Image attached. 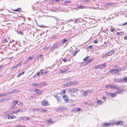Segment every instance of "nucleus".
<instances>
[{
  "mask_svg": "<svg viewBox=\"0 0 127 127\" xmlns=\"http://www.w3.org/2000/svg\"><path fill=\"white\" fill-rule=\"evenodd\" d=\"M22 63V62H21L19 63L18 64H17V65H16V66L12 68H17V67H18L19 66L21 65Z\"/></svg>",
  "mask_w": 127,
  "mask_h": 127,
  "instance_id": "obj_19",
  "label": "nucleus"
},
{
  "mask_svg": "<svg viewBox=\"0 0 127 127\" xmlns=\"http://www.w3.org/2000/svg\"><path fill=\"white\" fill-rule=\"evenodd\" d=\"M72 111L73 112H77V108H74L72 110Z\"/></svg>",
  "mask_w": 127,
  "mask_h": 127,
  "instance_id": "obj_38",
  "label": "nucleus"
},
{
  "mask_svg": "<svg viewBox=\"0 0 127 127\" xmlns=\"http://www.w3.org/2000/svg\"><path fill=\"white\" fill-rule=\"evenodd\" d=\"M115 4L113 3H107L106 4V5H108V6H110V5H113L114 4Z\"/></svg>",
  "mask_w": 127,
  "mask_h": 127,
  "instance_id": "obj_29",
  "label": "nucleus"
},
{
  "mask_svg": "<svg viewBox=\"0 0 127 127\" xmlns=\"http://www.w3.org/2000/svg\"><path fill=\"white\" fill-rule=\"evenodd\" d=\"M9 40V38L8 37H6L3 40V43H5L7 42Z\"/></svg>",
  "mask_w": 127,
  "mask_h": 127,
  "instance_id": "obj_11",
  "label": "nucleus"
},
{
  "mask_svg": "<svg viewBox=\"0 0 127 127\" xmlns=\"http://www.w3.org/2000/svg\"><path fill=\"white\" fill-rule=\"evenodd\" d=\"M25 73V71H23L22 73H20V74H19L18 75V76H17V77H19V76L21 75H22V74H24Z\"/></svg>",
  "mask_w": 127,
  "mask_h": 127,
  "instance_id": "obj_40",
  "label": "nucleus"
},
{
  "mask_svg": "<svg viewBox=\"0 0 127 127\" xmlns=\"http://www.w3.org/2000/svg\"><path fill=\"white\" fill-rule=\"evenodd\" d=\"M116 124L117 125H122L123 124V122L122 121L116 122Z\"/></svg>",
  "mask_w": 127,
  "mask_h": 127,
  "instance_id": "obj_12",
  "label": "nucleus"
},
{
  "mask_svg": "<svg viewBox=\"0 0 127 127\" xmlns=\"http://www.w3.org/2000/svg\"><path fill=\"white\" fill-rule=\"evenodd\" d=\"M121 81V82H127V77H126L123 79H122Z\"/></svg>",
  "mask_w": 127,
  "mask_h": 127,
  "instance_id": "obj_25",
  "label": "nucleus"
},
{
  "mask_svg": "<svg viewBox=\"0 0 127 127\" xmlns=\"http://www.w3.org/2000/svg\"><path fill=\"white\" fill-rule=\"evenodd\" d=\"M18 105H19L21 106H23V105L22 103H21L20 102H19Z\"/></svg>",
  "mask_w": 127,
  "mask_h": 127,
  "instance_id": "obj_50",
  "label": "nucleus"
},
{
  "mask_svg": "<svg viewBox=\"0 0 127 127\" xmlns=\"http://www.w3.org/2000/svg\"><path fill=\"white\" fill-rule=\"evenodd\" d=\"M90 1L89 0H84L83 1V2L84 3H90Z\"/></svg>",
  "mask_w": 127,
  "mask_h": 127,
  "instance_id": "obj_32",
  "label": "nucleus"
},
{
  "mask_svg": "<svg viewBox=\"0 0 127 127\" xmlns=\"http://www.w3.org/2000/svg\"><path fill=\"white\" fill-rule=\"evenodd\" d=\"M118 71H119V70L118 69H112L110 70L109 72L112 74H114L117 73L118 72Z\"/></svg>",
  "mask_w": 127,
  "mask_h": 127,
  "instance_id": "obj_2",
  "label": "nucleus"
},
{
  "mask_svg": "<svg viewBox=\"0 0 127 127\" xmlns=\"http://www.w3.org/2000/svg\"><path fill=\"white\" fill-rule=\"evenodd\" d=\"M44 70H41L39 72H40V73L41 74H43V72H44Z\"/></svg>",
  "mask_w": 127,
  "mask_h": 127,
  "instance_id": "obj_47",
  "label": "nucleus"
},
{
  "mask_svg": "<svg viewBox=\"0 0 127 127\" xmlns=\"http://www.w3.org/2000/svg\"><path fill=\"white\" fill-rule=\"evenodd\" d=\"M30 113L31 112L32 113V114H34V110L33 109H31L30 110Z\"/></svg>",
  "mask_w": 127,
  "mask_h": 127,
  "instance_id": "obj_30",
  "label": "nucleus"
},
{
  "mask_svg": "<svg viewBox=\"0 0 127 127\" xmlns=\"http://www.w3.org/2000/svg\"><path fill=\"white\" fill-rule=\"evenodd\" d=\"M78 90L77 89H74V88H72L71 89L68 91V92L69 93H73L75 92L76 93L78 91Z\"/></svg>",
  "mask_w": 127,
  "mask_h": 127,
  "instance_id": "obj_1",
  "label": "nucleus"
},
{
  "mask_svg": "<svg viewBox=\"0 0 127 127\" xmlns=\"http://www.w3.org/2000/svg\"><path fill=\"white\" fill-rule=\"evenodd\" d=\"M21 8H19L16 9H11V10L12 11H15L19 12V11L21 10Z\"/></svg>",
  "mask_w": 127,
  "mask_h": 127,
  "instance_id": "obj_24",
  "label": "nucleus"
},
{
  "mask_svg": "<svg viewBox=\"0 0 127 127\" xmlns=\"http://www.w3.org/2000/svg\"><path fill=\"white\" fill-rule=\"evenodd\" d=\"M110 87L112 89H116L117 90H118L119 89V88H118V87L115 85H114V86H111Z\"/></svg>",
  "mask_w": 127,
  "mask_h": 127,
  "instance_id": "obj_14",
  "label": "nucleus"
},
{
  "mask_svg": "<svg viewBox=\"0 0 127 127\" xmlns=\"http://www.w3.org/2000/svg\"><path fill=\"white\" fill-rule=\"evenodd\" d=\"M14 101H15V102H15V103H16V104L17 105H18L19 102H18V101H15L14 100Z\"/></svg>",
  "mask_w": 127,
  "mask_h": 127,
  "instance_id": "obj_55",
  "label": "nucleus"
},
{
  "mask_svg": "<svg viewBox=\"0 0 127 127\" xmlns=\"http://www.w3.org/2000/svg\"><path fill=\"white\" fill-rule=\"evenodd\" d=\"M114 29L113 28H111L110 29V31L111 32H114Z\"/></svg>",
  "mask_w": 127,
  "mask_h": 127,
  "instance_id": "obj_56",
  "label": "nucleus"
},
{
  "mask_svg": "<svg viewBox=\"0 0 127 127\" xmlns=\"http://www.w3.org/2000/svg\"><path fill=\"white\" fill-rule=\"evenodd\" d=\"M14 102H15V101H14V100H13L11 104L12 107L13 108H16V107H17V105L16 104V103Z\"/></svg>",
  "mask_w": 127,
  "mask_h": 127,
  "instance_id": "obj_6",
  "label": "nucleus"
},
{
  "mask_svg": "<svg viewBox=\"0 0 127 127\" xmlns=\"http://www.w3.org/2000/svg\"><path fill=\"white\" fill-rule=\"evenodd\" d=\"M116 82H122V79H118L117 78H115L114 80Z\"/></svg>",
  "mask_w": 127,
  "mask_h": 127,
  "instance_id": "obj_22",
  "label": "nucleus"
},
{
  "mask_svg": "<svg viewBox=\"0 0 127 127\" xmlns=\"http://www.w3.org/2000/svg\"><path fill=\"white\" fill-rule=\"evenodd\" d=\"M84 104H86V105H90V103H88L86 102H84Z\"/></svg>",
  "mask_w": 127,
  "mask_h": 127,
  "instance_id": "obj_51",
  "label": "nucleus"
},
{
  "mask_svg": "<svg viewBox=\"0 0 127 127\" xmlns=\"http://www.w3.org/2000/svg\"><path fill=\"white\" fill-rule=\"evenodd\" d=\"M32 85L34 86L35 87H40L39 83L38 84H36V83H32Z\"/></svg>",
  "mask_w": 127,
  "mask_h": 127,
  "instance_id": "obj_16",
  "label": "nucleus"
},
{
  "mask_svg": "<svg viewBox=\"0 0 127 127\" xmlns=\"http://www.w3.org/2000/svg\"><path fill=\"white\" fill-rule=\"evenodd\" d=\"M25 73V71H23L22 73H20V74H19L18 75V76H17V77H19V76L21 75H22V74H24Z\"/></svg>",
  "mask_w": 127,
  "mask_h": 127,
  "instance_id": "obj_39",
  "label": "nucleus"
},
{
  "mask_svg": "<svg viewBox=\"0 0 127 127\" xmlns=\"http://www.w3.org/2000/svg\"><path fill=\"white\" fill-rule=\"evenodd\" d=\"M78 7L79 8L84 9L86 8L87 7L86 6L85 7L83 6L79 5L78 6Z\"/></svg>",
  "mask_w": 127,
  "mask_h": 127,
  "instance_id": "obj_26",
  "label": "nucleus"
},
{
  "mask_svg": "<svg viewBox=\"0 0 127 127\" xmlns=\"http://www.w3.org/2000/svg\"><path fill=\"white\" fill-rule=\"evenodd\" d=\"M77 53L76 52V51H75V52L74 53V54L73 55V56H75Z\"/></svg>",
  "mask_w": 127,
  "mask_h": 127,
  "instance_id": "obj_64",
  "label": "nucleus"
},
{
  "mask_svg": "<svg viewBox=\"0 0 127 127\" xmlns=\"http://www.w3.org/2000/svg\"><path fill=\"white\" fill-rule=\"evenodd\" d=\"M64 99L65 101L66 102H67L68 101V98L67 97L65 98Z\"/></svg>",
  "mask_w": 127,
  "mask_h": 127,
  "instance_id": "obj_44",
  "label": "nucleus"
},
{
  "mask_svg": "<svg viewBox=\"0 0 127 127\" xmlns=\"http://www.w3.org/2000/svg\"><path fill=\"white\" fill-rule=\"evenodd\" d=\"M47 122L48 123H54V122L52 121L51 119H50L48 120L47 121Z\"/></svg>",
  "mask_w": 127,
  "mask_h": 127,
  "instance_id": "obj_31",
  "label": "nucleus"
},
{
  "mask_svg": "<svg viewBox=\"0 0 127 127\" xmlns=\"http://www.w3.org/2000/svg\"><path fill=\"white\" fill-rule=\"evenodd\" d=\"M86 91V94H87V95L90 94L91 92V91L90 90H87Z\"/></svg>",
  "mask_w": 127,
  "mask_h": 127,
  "instance_id": "obj_28",
  "label": "nucleus"
},
{
  "mask_svg": "<svg viewBox=\"0 0 127 127\" xmlns=\"http://www.w3.org/2000/svg\"><path fill=\"white\" fill-rule=\"evenodd\" d=\"M107 94L108 95H109L113 97H114L116 95L115 94L112 93H107Z\"/></svg>",
  "mask_w": 127,
  "mask_h": 127,
  "instance_id": "obj_20",
  "label": "nucleus"
},
{
  "mask_svg": "<svg viewBox=\"0 0 127 127\" xmlns=\"http://www.w3.org/2000/svg\"><path fill=\"white\" fill-rule=\"evenodd\" d=\"M68 83L69 87H70L71 85H74L76 84V82L75 81H70Z\"/></svg>",
  "mask_w": 127,
  "mask_h": 127,
  "instance_id": "obj_10",
  "label": "nucleus"
},
{
  "mask_svg": "<svg viewBox=\"0 0 127 127\" xmlns=\"http://www.w3.org/2000/svg\"><path fill=\"white\" fill-rule=\"evenodd\" d=\"M97 42L98 41L96 40H95L94 41V43H97Z\"/></svg>",
  "mask_w": 127,
  "mask_h": 127,
  "instance_id": "obj_61",
  "label": "nucleus"
},
{
  "mask_svg": "<svg viewBox=\"0 0 127 127\" xmlns=\"http://www.w3.org/2000/svg\"><path fill=\"white\" fill-rule=\"evenodd\" d=\"M15 127H25L24 126L18 125L17 126H16Z\"/></svg>",
  "mask_w": 127,
  "mask_h": 127,
  "instance_id": "obj_46",
  "label": "nucleus"
},
{
  "mask_svg": "<svg viewBox=\"0 0 127 127\" xmlns=\"http://www.w3.org/2000/svg\"><path fill=\"white\" fill-rule=\"evenodd\" d=\"M68 41L67 40H66L65 39H64L63 40V41H62V43L63 44H64L66 42H67Z\"/></svg>",
  "mask_w": 127,
  "mask_h": 127,
  "instance_id": "obj_33",
  "label": "nucleus"
},
{
  "mask_svg": "<svg viewBox=\"0 0 127 127\" xmlns=\"http://www.w3.org/2000/svg\"><path fill=\"white\" fill-rule=\"evenodd\" d=\"M106 97L105 96L102 97V99L103 100H105L106 99Z\"/></svg>",
  "mask_w": 127,
  "mask_h": 127,
  "instance_id": "obj_59",
  "label": "nucleus"
},
{
  "mask_svg": "<svg viewBox=\"0 0 127 127\" xmlns=\"http://www.w3.org/2000/svg\"><path fill=\"white\" fill-rule=\"evenodd\" d=\"M68 69L69 68L68 67H66L65 68H64L63 69L64 72H66Z\"/></svg>",
  "mask_w": 127,
  "mask_h": 127,
  "instance_id": "obj_27",
  "label": "nucleus"
},
{
  "mask_svg": "<svg viewBox=\"0 0 127 127\" xmlns=\"http://www.w3.org/2000/svg\"><path fill=\"white\" fill-rule=\"evenodd\" d=\"M60 109L61 110H65L66 109V108L65 107H61L60 108Z\"/></svg>",
  "mask_w": 127,
  "mask_h": 127,
  "instance_id": "obj_35",
  "label": "nucleus"
},
{
  "mask_svg": "<svg viewBox=\"0 0 127 127\" xmlns=\"http://www.w3.org/2000/svg\"><path fill=\"white\" fill-rule=\"evenodd\" d=\"M117 90H118V92L119 93H122L123 91H124V90H119V89Z\"/></svg>",
  "mask_w": 127,
  "mask_h": 127,
  "instance_id": "obj_36",
  "label": "nucleus"
},
{
  "mask_svg": "<svg viewBox=\"0 0 127 127\" xmlns=\"http://www.w3.org/2000/svg\"><path fill=\"white\" fill-rule=\"evenodd\" d=\"M92 61V59H91L90 60H89L87 62H88V63H89L90 62Z\"/></svg>",
  "mask_w": 127,
  "mask_h": 127,
  "instance_id": "obj_62",
  "label": "nucleus"
},
{
  "mask_svg": "<svg viewBox=\"0 0 127 127\" xmlns=\"http://www.w3.org/2000/svg\"><path fill=\"white\" fill-rule=\"evenodd\" d=\"M26 119L28 120H31V118L29 117H27Z\"/></svg>",
  "mask_w": 127,
  "mask_h": 127,
  "instance_id": "obj_57",
  "label": "nucleus"
},
{
  "mask_svg": "<svg viewBox=\"0 0 127 127\" xmlns=\"http://www.w3.org/2000/svg\"><path fill=\"white\" fill-rule=\"evenodd\" d=\"M16 118V117L15 116H11L9 115H8L7 118L8 119H15Z\"/></svg>",
  "mask_w": 127,
  "mask_h": 127,
  "instance_id": "obj_18",
  "label": "nucleus"
},
{
  "mask_svg": "<svg viewBox=\"0 0 127 127\" xmlns=\"http://www.w3.org/2000/svg\"><path fill=\"white\" fill-rule=\"evenodd\" d=\"M57 101H58V102H60V98H59V97L57 98Z\"/></svg>",
  "mask_w": 127,
  "mask_h": 127,
  "instance_id": "obj_58",
  "label": "nucleus"
},
{
  "mask_svg": "<svg viewBox=\"0 0 127 127\" xmlns=\"http://www.w3.org/2000/svg\"><path fill=\"white\" fill-rule=\"evenodd\" d=\"M18 112V110H17V111H14L13 112V113H17Z\"/></svg>",
  "mask_w": 127,
  "mask_h": 127,
  "instance_id": "obj_54",
  "label": "nucleus"
},
{
  "mask_svg": "<svg viewBox=\"0 0 127 127\" xmlns=\"http://www.w3.org/2000/svg\"><path fill=\"white\" fill-rule=\"evenodd\" d=\"M93 47V45H91L90 46H89V49H91V48H92Z\"/></svg>",
  "mask_w": 127,
  "mask_h": 127,
  "instance_id": "obj_63",
  "label": "nucleus"
},
{
  "mask_svg": "<svg viewBox=\"0 0 127 127\" xmlns=\"http://www.w3.org/2000/svg\"><path fill=\"white\" fill-rule=\"evenodd\" d=\"M62 60L64 62H66L67 61V60L65 58H64V59H62Z\"/></svg>",
  "mask_w": 127,
  "mask_h": 127,
  "instance_id": "obj_48",
  "label": "nucleus"
},
{
  "mask_svg": "<svg viewBox=\"0 0 127 127\" xmlns=\"http://www.w3.org/2000/svg\"><path fill=\"white\" fill-rule=\"evenodd\" d=\"M2 95H3L4 96H7V92L3 93Z\"/></svg>",
  "mask_w": 127,
  "mask_h": 127,
  "instance_id": "obj_45",
  "label": "nucleus"
},
{
  "mask_svg": "<svg viewBox=\"0 0 127 127\" xmlns=\"http://www.w3.org/2000/svg\"><path fill=\"white\" fill-rule=\"evenodd\" d=\"M57 46L58 45L57 44L54 45L52 47H51V49L53 50L54 49L56 48L57 47Z\"/></svg>",
  "mask_w": 127,
  "mask_h": 127,
  "instance_id": "obj_23",
  "label": "nucleus"
},
{
  "mask_svg": "<svg viewBox=\"0 0 127 127\" xmlns=\"http://www.w3.org/2000/svg\"><path fill=\"white\" fill-rule=\"evenodd\" d=\"M106 66V64L104 63L102 64H100L98 66V67H99L100 68H104Z\"/></svg>",
  "mask_w": 127,
  "mask_h": 127,
  "instance_id": "obj_9",
  "label": "nucleus"
},
{
  "mask_svg": "<svg viewBox=\"0 0 127 127\" xmlns=\"http://www.w3.org/2000/svg\"><path fill=\"white\" fill-rule=\"evenodd\" d=\"M39 87H43L45 85H47V84L45 83L44 82H42L40 83H39Z\"/></svg>",
  "mask_w": 127,
  "mask_h": 127,
  "instance_id": "obj_13",
  "label": "nucleus"
},
{
  "mask_svg": "<svg viewBox=\"0 0 127 127\" xmlns=\"http://www.w3.org/2000/svg\"><path fill=\"white\" fill-rule=\"evenodd\" d=\"M80 93L83 96H86L87 95L86 91H85L83 90L80 91Z\"/></svg>",
  "mask_w": 127,
  "mask_h": 127,
  "instance_id": "obj_7",
  "label": "nucleus"
},
{
  "mask_svg": "<svg viewBox=\"0 0 127 127\" xmlns=\"http://www.w3.org/2000/svg\"><path fill=\"white\" fill-rule=\"evenodd\" d=\"M16 90V89H14L10 92H6L7 96L14 93L16 92H17Z\"/></svg>",
  "mask_w": 127,
  "mask_h": 127,
  "instance_id": "obj_3",
  "label": "nucleus"
},
{
  "mask_svg": "<svg viewBox=\"0 0 127 127\" xmlns=\"http://www.w3.org/2000/svg\"><path fill=\"white\" fill-rule=\"evenodd\" d=\"M111 125L110 123H103L102 124V126L104 127H108Z\"/></svg>",
  "mask_w": 127,
  "mask_h": 127,
  "instance_id": "obj_8",
  "label": "nucleus"
},
{
  "mask_svg": "<svg viewBox=\"0 0 127 127\" xmlns=\"http://www.w3.org/2000/svg\"><path fill=\"white\" fill-rule=\"evenodd\" d=\"M26 118L25 117H21L20 118V119L22 120H25Z\"/></svg>",
  "mask_w": 127,
  "mask_h": 127,
  "instance_id": "obj_34",
  "label": "nucleus"
},
{
  "mask_svg": "<svg viewBox=\"0 0 127 127\" xmlns=\"http://www.w3.org/2000/svg\"><path fill=\"white\" fill-rule=\"evenodd\" d=\"M34 56H32V57H31V56H30L28 59V60L29 59L30 60H32L34 58Z\"/></svg>",
  "mask_w": 127,
  "mask_h": 127,
  "instance_id": "obj_43",
  "label": "nucleus"
},
{
  "mask_svg": "<svg viewBox=\"0 0 127 127\" xmlns=\"http://www.w3.org/2000/svg\"><path fill=\"white\" fill-rule=\"evenodd\" d=\"M90 57L89 56H87L83 60L84 61H86Z\"/></svg>",
  "mask_w": 127,
  "mask_h": 127,
  "instance_id": "obj_37",
  "label": "nucleus"
},
{
  "mask_svg": "<svg viewBox=\"0 0 127 127\" xmlns=\"http://www.w3.org/2000/svg\"><path fill=\"white\" fill-rule=\"evenodd\" d=\"M38 110H39L41 112H46L47 111V110L46 109L43 108H41L40 109Z\"/></svg>",
  "mask_w": 127,
  "mask_h": 127,
  "instance_id": "obj_21",
  "label": "nucleus"
},
{
  "mask_svg": "<svg viewBox=\"0 0 127 127\" xmlns=\"http://www.w3.org/2000/svg\"><path fill=\"white\" fill-rule=\"evenodd\" d=\"M71 2L70 1H65V3H69Z\"/></svg>",
  "mask_w": 127,
  "mask_h": 127,
  "instance_id": "obj_52",
  "label": "nucleus"
},
{
  "mask_svg": "<svg viewBox=\"0 0 127 127\" xmlns=\"http://www.w3.org/2000/svg\"><path fill=\"white\" fill-rule=\"evenodd\" d=\"M103 103V102L99 100H97V104L98 105H101Z\"/></svg>",
  "mask_w": 127,
  "mask_h": 127,
  "instance_id": "obj_17",
  "label": "nucleus"
},
{
  "mask_svg": "<svg viewBox=\"0 0 127 127\" xmlns=\"http://www.w3.org/2000/svg\"><path fill=\"white\" fill-rule=\"evenodd\" d=\"M43 90H38L37 89H36L35 90V92L36 93H37L38 94H40L42 92Z\"/></svg>",
  "mask_w": 127,
  "mask_h": 127,
  "instance_id": "obj_15",
  "label": "nucleus"
},
{
  "mask_svg": "<svg viewBox=\"0 0 127 127\" xmlns=\"http://www.w3.org/2000/svg\"><path fill=\"white\" fill-rule=\"evenodd\" d=\"M17 110H18V112H24V111H25L23 109H18Z\"/></svg>",
  "mask_w": 127,
  "mask_h": 127,
  "instance_id": "obj_41",
  "label": "nucleus"
},
{
  "mask_svg": "<svg viewBox=\"0 0 127 127\" xmlns=\"http://www.w3.org/2000/svg\"><path fill=\"white\" fill-rule=\"evenodd\" d=\"M64 85L65 86H69V83H67L64 84Z\"/></svg>",
  "mask_w": 127,
  "mask_h": 127,
  "instance_id": "obj_49",
  "label": "nucleus"
},
{
  "mask_svg": "<svg viewBox=\"0 0 127 127\" xmlns=\"http://www.w3.org/2000/svg\"><path fill=\"white\" fill-rule=\"evenodd\" d=\"M42 104L43 105L47 106L49 105L48 101L46 100L43 101L42 103Z\"/></svg>",
  "mask_w": 127,
  "mask_h": 127,
  "instance_id": "obj_5",
  "label": "nucleus"
},
{
  "mask_svg": "<svg viewBox=\"0 0 127 127\" xmlns=\"http://www.w3.org/2000/svg\"><path fill=\"white\" fill-rule=\"evenodd\" d=\"M81 110V108H77V112L79 111H80Z\"/></svg>",
  "mask_w": 127,
  "mask_h": 127,
  "instance_id": "obj_53",
  "label": "nucleus"
},
{
  "mask_svg": "<svg viewBox=\"0 0 127 127\" xmlns=\"http://www.w3.org/2000/svg\"><path fill=\"white\" fill-rule=\"evenodd\" d=\"M17 32L19 34H21L22 35H23V33L21 31H17Z\"/></svg>",
  "mask_w": 127,
  "mask_h": 127,
  "instance_id": "obj_42",
  "label": "nucleus"
},
{
  "mask_svg": "<svg viewBox=\"0 0 127 127\" xmlns=\"http://www.w3.org/2000/svg\"><path fill=\"white\" fill-rule=\"evenodd\" d=\"M114 52V51L113 50H111L110 51L108 52L107 53L106 55H107V56H109L110 55H112L113 53Z\"/></svg>",
  "mask_w": 127,
  "mask_h": 127,
  "instance_id": "obj_4",
  "label": "nucleus"
},
{
  "mask_svg": "<svg viewBox=\"0 0 127 127\" xmlns=\"http://www.w3.org/2000/svg\"><path fill=\"white\" fill-rule=\"evenodd\" d=\"M59 72L60 73H64V72L63 71V70H62V69H61V70H60V71H59Z\"/></svg>",
  "mask_w": 127,
  "mask_h": 127,
  "instance_id": "obj_60",
  "label": "nucleus"
}]
</instances>
